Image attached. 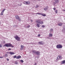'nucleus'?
I'll use <instances>...</instances> for the list:
<instances>
[{"instance_id":"obj_24","label":"nucleus","mask_w":65,"mask_h":65,"mask_svg":"<svg viewBox=\"0 0 65 65\" xmlns=\"http://www.w3.org/2000/svg\"><path fill=\"white\" fill-rule=\"evenodd\" d=\"M24 47V46L23 45H21V48H23Z\"/></svg>"},{"instance_id":"obj_12","label":"nucleus","mask_w":65,"mask_h":65,"mask_svg":"<svg viewBox=\"0 0 65 65\" xmlns=\"http://www.w3.org/2000/svg\"><path fill=\"white\" fill-rule=\"evenodd\" d=\"M38 43H39V44H41V45L43 44L42 42V41L39 42H38Z\"/></svg>"},{"instance_id":"obj_39","label":"nucleus","mask_w":65,"mask_h":65,"mask_svg":"<svg viewBox=\"0 0 65 65\" xmlns=\"http://www.w3.org/2000/svg\"><path fill=\"white\" fill-rule=\"evenodd\" d=\"M54 10H56V8H53Z\"/></svg>"},{"instance_id":"obj_27","label":"nucleus","mask_w":65,"mask_h":65,"mask_svg":"<svg viewBox=\"0 0 65 65\" xmlns=\"http://www.w3.org/2000/svg\"><path fill=\"white\" fill-rule=\"evenodd\" d=\"M30 27V25H28V26H27V27H26V28H28Z\"/></svg>"},{"instance_id":"obj_15","label":"nucleus","mask_w":65,"mask_h":65,"mask_svg":"<svg viewBox=\"0 0 65 65\" xmlns=\"http://www.w3.org/2000/svg\"><path fill=\"white\" fill-rule=\"evenodd\" d=\"M49 37H52L53 36V34H51V33H50L49 34Z\"/></svg>"},{"instance_id":"obj_6","label":"nucleus","mask_w":65,"mask_h":65,"mask_svg":"<svg viewBox=\"0 0 65 65\" xmlns=\"http://www.w3.org/2000/svg\"><path fill=\"white\" fill-rule=\"evenodd\" d=\"M15 38L18 40V41H20V37H18V36H16L15 37Z\"/></svg>"},{"instance_id":"obj_13","label":"nucleus","mask_w":65,"mask_h":65,"mask_svg":"<svg viewBox=\"0 0 65 65\" xmlns=\"http://www.w3.org/2000/svg\"><path fill=\"white\" fill-rule=\"evenodd\" d=\"M9 54H10V55H13L14 54V53L13 52H9Z\"/></svg>"},{"instance_id":"obj_43","label":"nucleus","mask_w":65,"mask_h":65,"mask_svg":"<svg viewBox=\"0 0 65 65\" xmlns=\"http://www.w3.org/2000/svg\"><path fill=\"white\" fill-rule=\"evenodd\" d=\"M63 11H65V10H63Z\"/></svg>"},{"instance_id":"obj_22","label":"nucleus","mask_w":65,"mask_h":65,"mask_svg":"<svg viewBox=\"0 0 65 65\" xmlns=\"http://www.w3.org/2000/svg\"><path fill=\"white\" fill-rule=\"evenodd\" d=\"M4 12H2V11L1 12V15H2L3 14V13Z\"/></svg>"},{"instance_id":"obj_9","label":"nucleus","mask_w":65,"mask_h":65,"mask_svg":"<svg viewBox=\"0 0 65 65\" xmlns=\"http://www.w3.org/2000/svg\"><path fill=\"white\" fill-rule=\"evenodd\" d=\"M41 20L40 19L37 20L36 21V23H39V24Z\"/></svg>"},{"instance_id":"obj_41","label":"nucleus","mask_w":65,"mask_h":65,"mask_svg":"<svg viewBox=\"0 0 65 65\" xmlns=\"http://www.w3.org/2000/svg\"><path fill=\"white\" fill-rule=\"evenodd\" d=\"M37 65V63H36L35 64V65Z\"/></svg>"},{"instance_id":"obj_38","label":"nucleus","mask_w":65,"mask_h":65,"mask_svg":"<svg viewBox=\"0 0 65 65\" xmlns=\"http://www.w3.org/2000/svg\"><path fill=\"white\" fill-rule=\"evenodd\" d=\"M2 45L1 44H0V47H2Z\"/></svg>"},{"instance_id":"obj_44","label":"nucleus","mask_w":65,"mask_h":65,"mask_svg":"<svg viewBox=\"0 0 65 65\" xmlns=\"http://www.w3.org/2000/svg\"><path fill=\"white\" fill-rule=\"evenodd\" d=\"M14 26L15 27H16V25H14L13 26L14 27Z\"/></svg>"},{"instance_id":"obj_8","label":"nucleus","mask_w":65,"mask_h":65,"mask_svg":"<svg viewBox=\"0 0 65 65\" xmlns=\"http://www.w3.org/2000/svg\"><path fill=\"white\" fill-rule=\"evenodd\" d=\"M61 64H64L65 63V60H63L61 62Z\"/></svg>"},{"instance_id":"obj_10","label":"nucleus","mask_w":65,"mask_h":65,"mask_svg":"<svg viewBox=\"0 0 65 65\" xmlns=\"http://www.w3.org/2000/svg\"><path fill=\"white\" fill-rule=\"evenodd\" d=\"M21 56L20 55H19V56H17L16 57V59H20V58H21Z\"/></svg>"},{"instance_id":"obj_37","label":"nucleus","mask_w":65,"mask_h":65,"mask_svg":"<svg viewBox=\"0 0 65 65\" xmlns=\"http://www.w3.org/2000/svg\"><path fill=\"white\" fill-rule=\"evenodd\" d=\"M3 43H5V41H3Z\"/></svg>"},{"instance_id":"obj_14","label":"nucleus","mask_w":65,"mask_h":65,"mask_svg":"<svg viewBox=\"0 0 65 65\" xmlns=\"http://www.w3.org/2000/svg\"><path fill=\"white\" fill-rule=\"evenodd\" d=\"M44 10L46 11V10H48V8H44Z\"/></svg>"},{"instance_id":"obj_28","label":"nucleus","mask_w":65,"mask_h":65,"mask_svg":"<svg viewBox=\"0 0 65 65\" xmlns=\"http://www.w3.org/2000/svg\"><path fill=\"white\" fill-rule=\"evenodd\" d=\"M17 56H16V55H15V56H14L13 57V58H17Z\"/></svg>"},{"instance_id":"obj_31","label":"nucleus","mask_w":65,"mask_h":65,"mask_svg":"<svg viewBox=\"0 0 65 65\" xmlns=\"http://www.w3.org/2000/svg\"><path fill=\"white\" fill-rule=\"evenodd\" d=\"M17 6H21V5H22V4H21V5H20L19 4H17Z\"/></svg>"},{"instance_id":"obj_25","label":"nucleus","mask_w":65,"mask_h":65,"mask_svg":"<svg viewBox=\"0 0 65 65\" xmlns=\"http://www.w3.org/2000/svg\"><path fill=\"white\" fill-rule=\"evenodd\" d=\"M5 10H6V9H3V10H2V11L3 12H4V11H5Z\"/></svg>"},{"instance_id":"obj_40","label":"nucleus","mask_w":65,"mask_h":65,"mask_svg":"<svg viewBox=\"0 0 65 65\" xmlns=\"http://www.w3.org/2000/svg\"><path fill=\"white\" fill-rule=\"evenodd\" d=\"M0 58H3V57H0Z\"/></svg>"},{"instance_id":"obj_17","label":"nucleus","mask_w":65,"mask_h":65,"mask_svg":"<svg viewBox=\"0 0 65 65\" xmlns=\"http://www.w3.org/2000/svg\"><path fill=\"white\" fill-rule=\"evenodd\" d=\"M37 26L38 28H39V27H40V25H39V24H38L37 23Z\"/></svg>"},{"instance_id":"obj_11","label":"nucleus","mask_w":65,"mask_h":65,"mask_svg":"<svg viewBox=\"0 0 65 65\" xmlns=\"http://www.w3.org/2000/svg\"><path fill=\"white\" fill-rule=\"evenodd\" d=\"M62 25H63V23H60L58 24V26H62Z\"/></svg>"},{"instance_id":"obj_19","label":"nucleus","mask_w":65,"mask_h":65,"mask_svg":"<svg viewBox=\"0 0 65 65\" xmlns=\"http://www.w3.org/2000/svg\"><path fill=\"white\" fill-rule=\"evenodd\" d=\"M27 5L28 4H29L30 3V2L29 1L27 2Z\"/></svg>"},{"instance_id":"obj_48","label":"nucleus","mask_w":65,"mask_h":65,"mask_svg":"<svg viewBox=\"0 0 65 65\" xmlns=\"http://www.w3.org/2000/svg\"><path fill=\"white\" fill-rule=\"evenodd\" d=\"M31 22H32V21L31 20Z\"/></svg>"},{"instance_id":"obj_4","label":"nucleus","mask_w":65,"mask_h":65,"mask_svg":"<svg viewBox=\"0 0 65 65\" xmlns=\"http://www.w3.org/2000/svg\"><path fill=\"white\" fill-rule=\"evenodd\" d=\"M15 18L16 19L18 20L19 21H21V19L20 18V17H19V16H18V15H15Z\"/></svg>"},{"instance_id":"obj_20","label":"nucleus","mask_w":65,"mask_h":65,"mask_svg":"<svg viewBox=\"0 0 65 65\" xmlns=\"http://www.w3.org/2000/svg\"><path fill=\"white\" fill-rule=\"evenodd\" d=\"M27 2L25 1L23 2L24 4H26V5H27Z\"/></svg>"},{"instance_id":"obj_45","label":"nucleus","mask_w":65,"mask_h":65,"mask_svg":"<svg viewBox=\"0 0 65 65\" xmlns=\"http://www.w3.org/2000/svg\"><path fill=\"white\" fill-rule=\"evenodd\" d=\"M39 1H40V0H38Z\"/></svg>"},{"instance_id":"obj_46","label":"nucleus","mask_w":65,"mask_h":65,"mask_svg":"<svg viewBox=\"0 0 65 65\" xmlns=\"http://www.w3.org/2000/svg\"><path fill=\"white\" fill-rule=\"evenodd\" d=\"M47 38H48V37H47Z\"/></svg>"},{"instance_id":"obj_47","label":"nucleus","mask_w":65,"mask_h":65,"mask_svg":"<svg viewBox=\"0 0 65 65\" xmlns=\"http://www.w3.org/2000/svg\"><path fill=\"white\" fill-rule=\"evenodd\" d=\"M0 24H1V22H0Z\"/></svg>"},{"instance_id":"obj_5","label":"nucleus","mask_w":65,"mask_h":65,"mask_svg":"<svg viewBox=\"0 0 65 65\" xmlns=\"http://www.w3.org/2000/svg\"><path fill=\"white\" fill-rule=\"evenodd\" d=\"M36 14H39V15H42V16H43V17H45V16H46V15L44 13H36Z\"/></svg>"},{"instance_id":"obj_18","label":"nucleus","mask_w":65,"mask_h":65,"mask_svg":"<svg viewBox=\"0 0 65 65\" xmlns=\"http://www.w3.org/2000/svg\"><path fill=\"white\" fill-rule=\"evenodd\" d=\"M55 3H58L59 2V0H55Z\"/></svg>"},{"instance_id":"obj_35","label":"nucleus","mask_w":65,"mask_h":65,"mask_svg":"<svg viewBox=\"0 0 65 65\" xmlns=\"http://www.w3.org/2000/svg\"><path fill=\"white\" fill-rule=\"evenodd\" d=\"M18 62H15L14 64H18Z\"/></svg>"},{"instance_id":"obj_42","label":"nucleus","mask_w":65,"mask_h":65,"mask_svg":"<svg viewBox=\"0 0 65 65\" xmlns=\"http://www.w3.org/2000/svg\"><path fill=\"white\" fill-rule=\"evenodd\" d=\"M7 54H9V52H7Z\"/></svg>"},{"instance_id":"obj_3","label":"nucleus","mask_w":65,"mask_h":65,"mask_svg":"<svg viewBox=\"0 0 65 65\" xmlns=\"http://www.w3.org/2000/svg\"><path fill=\"white\" fill-rule=\"evenodd\" d=\"M62 46L61 44L58 45L56 46L57 48H62Z\"/></svg>"},{"instance_id":"obj_7","label":"nucleus","mask_w":65,"mask_h":65,"mask_svg":"<svg viewBox=\"0 0 65 65\" xmlns=\"http://www.w3.org/2000/svg\"><path fill=\"white\" fill-rule=\"evenodd\" d=\"M57 59H59V60H61L62 59V57L60 55H58L57 58Z\"/></svg>"},{"instance_id":"obj_33","label":"nucleus","mask_w":65,"mask_h":65,"mask_svg":"<svg viewBox=\"0 0 65 65\" xmlns=\"http://www.w3.org/2000/svg\"><path fill=\"white\" fill-rule=\"evenodd\" d=\"M11 50V48H9L8 49V51H10V50Z\"/></svg>"},{"instance_id":"obj_34","label":"nucleus","mask_w":65,"mask_h":65,"mask_svg":"<svg viewBox=\"0 0 65 65\" xmlns=\"http://www.w3.org/2000/svg\"><path fill=\"white\" fill-rule=\"evenodd\" d=\"M6 60L8 61H9V59H8V58H7Z\"/></svg>"},{"instance_id":"obj_16","label":"nucleus","mask_w":65,"mask_h":65,"mask_svg":"<svg viewBox=\"0 0 65 65\" xmlns=\"http://www.w3.org/2000/svg\"><path fill=\"white\" fill-rule=\"evenodd\" d=\"M43 24V21H42L41 20L39 24Z\"/></svg>"},{"instance_id":"obj_1","label":"nucleus","mask_w":65,"mask_h":65,"mask_svg":"<svg viewBox=\"0 0 65 65\" xmlns=\"http://www.w3.org/2000/svg\"><path fill=\"white\" fill-rule=\"evenodd\" d=\"M3 46L4 47L6 46V47H10V46L12 47H14L12 45V44L10 43L6 44L4 45Z\"/></svg>"},{"instance_id":"obj_29","label":"nucleus","mask_w":65,"mask_h":65,"mask_svg":"<svg viewBox=\"0 0 65 65\" xmlns=\"http://www.w3.org/2000/svg\"><path fill=\"white\" fill-rule=\"evenodd\" d=\"M42 27H43V28H44V27H45V26L44 25H42Z\"/></svg>"},{"instance_id":"obj_21","label":"nucleus","mask_w":65,"mask_h":65,"mask_svg":"<svg viewBox=\"0 0 65 65\" xmlns=\"http://www.w3.org/2000/svg\"><path fill=\"white\" fill-rule=\"evenodd\" d=\"M53 29H51L50 30V32H53Z\"/></svg>"},{"instance_id":"obj_23","label":"nucleus","mask_w":65,"mask_h":65,"mask_svg":"<svg viewBox=\"0 0 65 65\" xmlns=\"http://www.w3.org/2000/svg\"><path fill=\"white\" fill-rule=\"evenodd\" d=\"M5 57H8V54H5Z\"/></svg>"},{"instance_id":"obj_36","label":"nucleus","mask_w":65,"mask_h":65,"mask_svg":"<svg viewBox=\"0 0 65 65\" xmlns=\"http://www.w3.org/2000/svg\"><path fill=\"white\" fill-rule=\"evenodd\" d=\"M38 7H39V6H37L36 7V8H38Z\"/></svg>"},{"instance_id":"obj_26","label":"nucleus","mask_w":65,"mask_h":65,"mask_svg":"<svg viewBox=\"0 0 65 65\" xmlns=\"http://www.w3.org/2000/svg\"><path fill=\"white\" fill-rule=\"evenodd\" d=\"M20 62H22V63H23V62H24V61L23 60H21Z\"/></svg>"},{"instance_id":"obj_2","label":"nucleus","mask_w":65,"mask_h":65,"mask_svg":"<svg viewBox=\"0 0 65 65\" xmlns=\"http://www.w3.org/2000/svg\"><path fill=\"white\" fill-rule=\"evenodd\" d=\"M32 53L34 54H36V55H39L40 54V52H39V51L36 52L35 50L33 51Z\"/></svg>"},{"instance_id":"obj_30","label":"nucleus","mask_w":65,"mask_h":65,"mask_svg":"<svg viewBox=\"0 0 65 65\" xmlns=\"http://www.w3.org/2000/svg\"><path fill=\"white\" fill-rule=\"evenodd\" d=\"M55 13H58V10H56Z\"/></svg>"},{"instance_id":"obj_32","label":"nucleus","mask_w":65,"mask_h":65,"mask_svg":"<svg viewBox=\"0 0 65 65\" xmlns=\"http://www.w3.org/2000/svg\"><path fill=\"white\" fill-rule=\"evenodd\" d=\"M38 37H40V34H39L38 35Z\"/></svg>"}]
</instances>
